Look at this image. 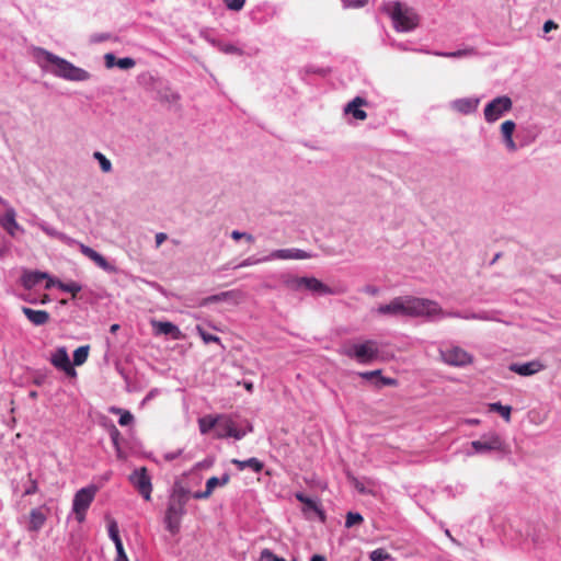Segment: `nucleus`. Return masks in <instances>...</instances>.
Segmentation results:
<instances>
[{
    "instance_id": "obj_61",
    "label": "nucleus",
    "mask_w": 561,
    "mask_h": 561,
    "mask_svg": "<svg viewBox=\"0 0 561 561\" xmlns=\"http://www.w3.org/2000/svg\"><path fill=\"white\" fill-rule=\"evenodd\" d=\"M472 317H477V313L476 312L462 313L461 319L473 320Z\"/></svg>"
},
{
    "instance_id": "obj_55",
    "label": "nucleus",
    "mask_w": 561,
    "mask_h": 561,
    "mask_svg": "<svg viewBox=\"0 0 561 561\" xmlns=\"http://www.w3.org/2000/svg\"><path fill=\"white\" fill-rule=\"evenodd\" d=\"M211 495V492L208 491L206 488L204 491H197L193 494V497L196 500H204L208 499Z\"/></svg>"
},
{
    "instance_id": "obj_63",
    "label": "nucleus",
    "mask_w": 561,
    "mask_h": 561,
    "mask_svg": "<svg viewBox=\"0 0 561 561\" xmlns=\"http://www.w3.org/2000/svg\"><path fill=\"white\" fill-rule=\"evenodd\" d=\"M467 423L470 425H477L480 423V421L478 419H469L467 420Z\"/></svg>"
},
{
    "instance_id": "obj_11",
    "label": "nucleus",
    "mask_w": 561,
    "mask_h": 561,
    "mask_svg": "<svg viewBox=\"0 0 561 561\" xmlns=\"http://www.w3.org/2000/svg\"><path fill=\"white\" fill-rule=\"evenodd\" d=\"M512 107L513 102L510 96H496L485 105L483 111L484 119L488 123H494L499 121L505 113L510 112Z\"/></svg>"
},
{
    "instance_id": "obj_2",
    "label": "nucleus",
    "mask_w": 561,
    "mask_h": 561,
    "mask_svg": "<svg viewBox=\"0 0 561 561\" xmlns=\"http://www.w3.org/2000/svg\"><path fill=\"white\" fill-rule=\"evenodd\" d=\"M32 55L35 62L43 71L49 72L55 77L76 82L87 81L91 77L87 70L75 66L67 59L61 58L45 48L33 47Z\"/></svg>"
},
{
    "instance_id": "obj_58",
    "label": "nucleus",
    "mask_w": 561,
    "mask_h": 561,
    "mask_svg": "<svg viewBox=\"0 0 561 561\" xmlns=\"http://www.w3.org/2000/svg\"><path fill=\"white\" fill-rule=\"evenodd\" d=\"M557 27H558V25H557L552 20H548V21H546V22L543 23V27H542V30H543V32H545V33H548V32H550L551 30H554V28H557Z\"/></svg>"
},
{
    "instance_id": "obj_22",
    "label": "nucleus",
    "mask_w": 561,
    "mask_h": 561,
    "mask_svg": "<svg viewBox=\"0 0 561 561\" xmlns=\"http://www.w3.org/2000/svg\"><path fill=\"white\" fill-rule=\"evenodd\" d=\"M43 232H45L47 236L51 237V238H56L65 243H73L75 240L71 239L70 237H68L67 234L58 231L56 228H54L53 226H50L49 224H47L46 221L44 220H41V219H36V221L34 222Z\"/></svg>"
},
{
    "instance_id": "obj_23",
    "label": "nucleus",
    "mask_w": 561,
    "mask_h": 561,
    "mask_svg": "<svg viewBox=\"0 0 561 561\" xmlns=\"http://www.w3.org/2000/svg\"><path fill=\"white\" fill-rule=\"evenodd\" d=\"M381 369H376V370H371V371H360L358 373V376L365 380H371L374 378H378L376 385L377 387H382V386H397L398 385V381L397 379L394 378H390V377H383L381 376Z\"/></svg>"
},
{
    "instance_id": "obj_35",
    "label": "nucleus",
    "mask_w": 561,
    "mask_h": 561,
    "mask_svg": "<svg viewBox=\"0 0 561 561\" xmlns=\"http://www.w3.org/2000/svg\"><path fill=\"white\" fill-rule=\"evenodd\" d=\"M111 411L119 414L118 424L121 426H127L134 422V415L129 411L119 408H112Z\"/></svg>"
},
{
    "instance_id": "obj_57",
    "label": "nucleus",
    "mask_w": 561,
    "mask_h": 561,
    "mask_svg": "<svg viewBox=\"0 0 561 561\" xmlns=\"http://www.w3.org/2000/svg\"><path fill=\"white\" fill-rule=\"evenodd\" d=\"M181 454H182V450H181V449H178V450H175V451H170V453H167V454L164 455V459H165L167 461H172V460L176 459Z\"/></svg>"
},
{
    "instance_id": "obj_43",
    "label": "nucleus",
    "mask_w": 561,
    "mask_h": 561,
    "mask_svg": "<svg viewBox=\"0 0 561 561\" xmlns=\"http://www.w3.org/2000/svg\"><path fill=\"white\" fill-rule=\"evenodd\" d=\"M363 522V516L359 513L348 512L345 519V527L351 528L356 524Z\"/></svg>"
},
{
    "instance_id": "obj_48",
    "label": "nucleus",
    "mask_w": 561,
    "mask_h": 561,
    "mask_svg": "<svg viewBox=\"0 0 561 561\" xmlns=\"http://www.w3.org/2000/svg\"><path fill=\"white\" fill-rule=\"evenodd\" d=\"M231 238L233 240H240L242 238H244L248 242H253L254 241V237L250 233H247V232H241L239 230H233L231 232Z\"/></svg>"
},
{
    "instance_id": "obj_40",
    "label": "nucleus",
    "mask_w": 561,
    "mask_h": 561,
    "mask_svg": "<svg viewBox=\"0 0 561 561\" xmlns=\"http://www.w3.org/2000/svg\"><path fill=\"white\" fill-rule=\"evenodd\" d=\"M107 529H108V537L111 538V540L114 542L115 546L118 543H123L122 539L119 537L118 526L115 520H111L108 523Z\"/></svg>"
},
{
    "instance_id": "obj_53",
    "label": "nucleus",
    "mask_w": 561,
    "mask_h": 561,
    "mask_svg": "<svg viewBox=\"0 0 561 561\" xmlns=\"http://www.w3.org/2000/svg\"><path fill=\"white\" fill-rule=\"evenodd\" d=\"M45 279H46L45 289H50L53 287L58 288V284L61 283V280L51 277L49 274H48V277H45Z\"/></svg>"
},
{
    "instance_id": "obj_16",
    "label": "nucleus",
    "mask_w": 561,
    "mask_h": 561,
    "mask_svg": "<svg viewBox=\"0 0 561 561\" xmlns=\"http://www.w3.org/2000/svg\"><path fill=\"white\" fill-rule=\"evenodd\" d=\"M479 103V98H462L454 100L450 107L460 114L469 115L477 111Z\"/></svg>"
},
{
    "instance_id": "obj_56",
    "label": "nucleus",
    "mask_w": 561,
    "mask_h": 561,
    "mask_svg": "<svg viewBox=\"0 0 561 561\" xmlns=\"http://www.w3.org/2000/svg\"><path fill=\"white\" fill-rule=\"evenodd\" d=\"M363 291L365 294H368L370 296H377L379 294V288L374 286V285H366L364 288H363Z\"/></svg>"
},
{
    "instance_id": "obj_27",
    "label": "nucleus",
    "mask_w": 561,
    "mask_h": 561,
    "mask_svg": "<svg viewBox=\"0 0 561 561\" xmlns=\"http://www.w3.org/2000/svg\"><path fill=\"white\" fill-rule=\"evenodd\" d=\"M231 463L234 465L240 471L249 468L255 473H260L264 468V463L255 457H251L245 460L232 459Z\"/></svg>"
},
{
    "instance_id": "obj_20",
    "label": "nucleus",
    "mask_w": 561,
    "mask_h": 561,
    "mask_svg": "<svg viewBox=\"0 0 561 561\" xmlns=\"http://www.w3.org/2000/svg\"><path fill=\"white\" fill-rule=\"evenodd\" d=\"M22 312L34 325H44L50 319V316L46 310H35L28 307H22Z\"/></svg>"
},
{
    "instance_id": "obj_15",
    "label": "nucleus",
    "mask_w": 561,
    "mask_h": 561,
    "mask_svg": "<svg viewBox=\"0 0 561 561\" xmlns=\"http://www.w3.org/2000/svg\"><path fill=\"white\" fill-rule=\"evenodd\" d=\"M508 369L519 376H533L545 369V365L540 360H530L527 363H513Z\"/></svg>"
},
{
    "instance_id": "obj_18",
    "label": "nucleus",
    "mask_w": 561,
    "mask_h": 561,
    "mask_svg": "<svg viewBox=\"0 0 561 561\" xmlns=\"http://www.w3.org/2000/svg\"><path fill=\"white\" fill-rule=\"evenodd\" d=\"M48 277V273L41 271H24L21 276V285L25 289H32L36 287L42 280Z\"/></svg>"
},
{
    "instance_id": "obj_24",
    "label": "nucleus",
    "mask_w": 561,
    "mask_h": 561,
    "mask_svg": "<svg viewBox=\"0 0 561 561\" xmlns=\"http://www.w3.org/2000/svg\"><path fill=\"white\" fill-rule=\"evenodd\" d=\"M16 213L13 207L7 208L1 225L11 236L15 234V231L22 230L21 226L15 220Z\"/></svg>"
},
{
    "instance_id": "obj_28",
    "label": "nucleus",
    "mask_w": 561,
    "mask_h": 561,
    "mask_svg": "<svg viewBox=\"0 0 561 561\" xmlns=\"http://www.w3.org/2000/svg\"><path fill=\"white\" fill-rule=\"evenodd\" d=\"M46 522V515L41 508H34L30 513L28 530L38 531Z\"/></svg>"
},
{
    "instance_id": "obj_8",
    "label": "nucleus",
    "mask_w": 561,
    "mask_h": 561,
    "mask_svg": "<svg viewBox=\"0 0 561 561\" xmlns=\"http://www.w3.org/2000/svg\"><path fill=\"white\" fill-rule=\"evenodd\" d=\"M96 493L98 486L94 484L81 488L75 493L72 500V513L79 524L85 520L88 510L94 501Z\"/></svg>"
},
{
    "instance_id": "obj_41",
    "label": "nucleus",
    "mask_w": 561,
    "mask_h": 561,
    "mask_svg": "<svg viewBox=\"0 0 561 561\" xmlns=\"http://www.w3.org/2000/svg\"><path fill=\"white\" fill-rule=\"evenodd\" d=\"M369 559L371 561H389L392 560L391 556L382 548H378L370 552Z\"/></svg>"
},
{
    "instance_id": "obj_37",
    "label": "nucleus",
    "mask_w": 561,
    "mask_h": 561,
    "mask_svg": "<svg viewBox=\"0 0 561 561\" xmlns=\"http://www.w3.org/2000/svg\"><path fill=\"white\" fill-rule=\"evenodd\" d=\"M58 289H60L61 291H65V293H70L72 295V297L75 298L77 296V294L81 291L82 286L77 282H68V283L61 282L58 284Z\"/></svg>"
},
{
    "instance_id": "obj_13",
    "label": "nucleus",
    "mask_w": 561,
    "mask_h": 561,
    "mask_svg": "<svg viewBox=\"0 0 561 561\" xmlns=\"http://www.w3.org/2000/svg\"><path fill=\"white\" fill-rule=\"evenodd\" d=\"M79 249H80V252L84 256H87L88 259L93 261L103 271H105L107 273H116L117 272V267L114 264L110 263L102 254L96 252L94 249H92L83 243L79 244Z\"/></svg>"
},
{
    "instance_id": "obj_33",
    "label": "nucleus",
    "mask_w": 561,
    "mask_h": 561,
    "mask_svg": "<svg viewBox=\"0 0 561 561\" xmlns=\"http://www.w3.org/2000/svg\"><path fill=\"white\" fill-rule=\"evenodd\" d=\"M438 56L448 57V58H461V57H470L476 56L477 50L473 47L465 48V49H458L455 51H448V53H436Z\"/></svg>"
},
{
    "instance_id": "obj_46",
    "label": "nucleus",
    "mask_w": 561,
    "mask_h": 561,
    "mask_svg": "<svg viewBox=\"0 0 561 561\" xmlns=\"http://www.w3.org/2000/svg\"><path fill=\"white\" fill-rule=\"evenodd\" d=\"M222 1L226 4V7L232 11H240L245 4V0H222Z\"/></svg>"
},
{
    "instance_id": "obj_45",
    "label": "nucleus",
    "mask_w": 561,
    "mask_h": 561,
    "mask_svg": "<svg viewBox=\"0 0 561 561\" xmlns=\"http://www.w3.org/2000/svg\"><path fill=\"white\" fill-rule=\"evenodd\" d=\"M135 65H136V61L131 57L119 58V59H117V62H116V67H118L119 69H124V70L131 69L133 67H135Z\"/></svg>"
},
{
    "instance_id": "obj_62",
    "label": "nucleus",
    "mask_w": 561,
    "mask_h": 561,
    "mask_svg": "<svg viewBox=\"0 0 561 561\" xmlns=\"http://www.w3.org/2000/svg\"><path fill=\"white\" fill-rule=\"evenodd\" d=\"M310 561H325V557L321 554H314L311 557Z\"/></svg>"
},
{
    "instance_id": "obj_52",
    "label": "nucleus",
    "mask_w": 561,
    "mask_h": 561,
    "mask_svg": "<svg viewBox=\"0 0 561 561\" xmlns=\"http://www.w3.org/2000/svg\"><path fill=\"white\" fill-rule=\"evenodd\" d=\"M104 60H105L106 68H113L116 66V62H117L116 57L112 53L105 54Z\"/></svg>"
},
{
    "instance_id": "obj_17",
    "label": "nucleus",
    "mask_w": 561,
    "mask_h": 561,
    "mask_svg": "<svg viewBox=\"0 0 561 561\" xmlns=\"http://www.w3.org/2000/svg\"><path fill=\"white\" fill-rule=\"evenodd\" d=\"M271 257L274 260H306L311 255L300 249H279L272 251Z\"/></svg>"
},
{
    "instance_id": "obj_6",
    "label": "nucleus",
    "mask_w": 561,
    "mask_h": 561,
    "mask_svg": "<svg viewBox=\"0 0 561 561\" xmlns=\"http://www.w3.org/2000/svg\"><path fill=\"white\" fill-rule=\"evenodd\" d=\"M217 424L215 427V437L222 439L232 437L237 440L242 439L248 433L253 432V426L250 422L245 421V427L239 428L237 423L230 415L227 414H217L216 415Z\"/></svg>"
},
{
    "instance_id": "obj_10",
    "label": "nucleus",
    "mask_w": 561,
    "mask_h": 561,
    "mask_svg": "<svg viewBox=\"0 0 561 561\" xmlns=\"http://www.w3.org/2000/svg\"><path fill=\"white\" fill-rule=\"evenodd\" d=\"M128 481L145 501L151 500L152 478L146 467L135 469L129 474Z\"/></svg>"
},
{
    "instance_id": "obj_50",
    "label": "nucleus",
    "mask_w": 561,
    "mask_h": 561,
    "mask_svg": "<svg viewBox=\"0 0 561 561\" xmlns=\"http://www.w3.org/2000/svg\"><path fill=\"white\" fill-rule=\"evenodd\" d=\"M115 549H116V559H115V561H129L127 556H126V553H125L123 543L116 545Z\"/></svg>"
},
{
    "instance_id": "obj_60",
    "label": "nucleus",
    "mask_w": 561,
    "mask_h": 561,
    "mask_svg": "<svg viewBox=\"0 0 561 561\" xmlns=\"http://www.w3.org/2000/svg\"><path fill=\"white\" fill-rule=\"evenodd\" d=\"M444 533H445V535L449 538V540H450L453 543H455V545H457V546H460L459 541H458V540H456V539L451 536V534H450L449 529L445 528V529H444Z\"/></svg>"
},
{
    "instance_id": "obj_44",
    "label": "nucleus",
    "mask_w": 561,
    "mask_h": 561,
    "mask_svg": "<svg viewBox=\"0 0 561 561\" xmlns=\"http://www.w3.org/2000/svg\"><path fill=\"white\" fill-rule=\"evenodd\" d=\"M219 50L224 54H229V55H242L243 54L241 48L237 47L233 44H229V43L220 44Z\"/></svg>"
},
{
    "instance_id": "obj_54",
    "label": "nucleus",
    "mask_w": 561,
    "mask_h": 561,
    "mask_svg": "<svg viewBox=\"0 0 561 561\" xmlns=\"http://www.w3.org/2000/svg\"><path fill=\"white\" fill-rule=\"evenodd\" d=\"M462 313L456 311V312H448V313H445L443 310H442V314H437L433 318H428L430 320H435V319H440V318H445V317H453V318H461Z\"/></svg>"
},
{
    "instance_id": "obj_7",
    "label": "nucleus",
    "mask_w": 561,
    "mask_h": 561,
    "mask_svg": "<svg viewBox=\"0 0 561 561\" xmlns=\"http://www.w3.org/2000/svg\"><path fill=\"white\" fill-rule=\"evenodd\" d=\"M470 446L472 450H468L467 456L502 453L505 449V440L497 432L490 431L482 434L479 439L472 440Z\"/></svg>"
},
{
    "instance_id": "obj_31",
    "label": "nucleus",
    "mask_w": 561,
    "mask_h": 561,
    "mask_svg": "<svg viewBox=\"0 0 561 561\" xmlns=\"http://www.w3.org/2000/svg\"><path fill=\"white\" fill-rule=\"evenodd\" d=\"M270 261H274V257H271V253L268 255H265L262 257H256L253 255V256H249V257L244 259L239 264H237L233 268L247 267V266L256 265V264L270 262Z\"/></svg>"
},
{
    "instance_id": "obj_47",
    "label": "nucleus",
    "mask_w": 561,
    "mask_h": 561,
    "mask_svg": "<svg viewBox=\"0 0 561 561\" xmlns=\"http://www.w3.org/2000/svg\"><path fill=\"white\" fill-rule=\"evenodd\" d=\"M344 8H363L368 3V0H342Z\"/></svg>"
},
{
    "instance_id": "obj_19",
    "label": "nucleus",
    "mask_w": 561,
    "mask_h": 561,
    "mask_svg": "<svg viewBox=\"0 0 561 561\" xmlns=\"http://www.w3.org/2000/svg\"><path fill=\"white\" fill-rule=\"evenodd\" d=\"M367 101L360 96H356L345 106L344 111L351 114L355 119L364 121L367 117V113L359 107L366 105Z\"/></svg>"
},
{
    "instance_id": "obj_3",
    "label": "nucleus",
    "mask_w": 561,
    "mask_h": 561,
    "mask_svg": "<svg viewBox=\"0 0 561 561\" xmlns=\"http://www.w3.org/2000/svg\"><path fill=\"white\" fill-rule=\"evenodd\" d=\"M382 11L391 19L393 28L400 33L411 32L419 25L416 12L400 1L382 3Z\"/></svg>"
},
{
    "instance_id": "obj_12",
    "label": "nucleus",
    "mask_w": 561,
    "mask_h": 561,
    "mask_svg": "<svg viewBox=\"0 0 561 561\" xmlns=\"http://www.w3.org/2000/svg\"><path fill=\"white\" fill-rule=\"evenodd\" d=\"M289 286L296 290H309L318 294H331V289L314 277H295L289 282Z\"/></svg>"
},
{
    "instance_id": "obj_36",
    "label": "nucleus",
    "mask_w": 561,
    "mask_h": 561,
    "mask_svg": "<svg viewBox=\"0 0 561 561\" xmlns=\"http://www.w3.org/2000/svg\"><path fill=\"white\" fill-rule=\"evenodd\" d=\"M89 345L80 346L73 352V365L80 366L88 359Z\"/></svg>"
},
{
    "instance_id": "obj_21",
    "label": "nucleus",
    "mask_w": 561,
    "mask_h": 561,
    "mask_svg": "<svg viewBox=\"0 0 561 561\" xmlns=\"http://www.w3.org/2000/svg\"><path fill=\"white\" fill-rule=\"evenodd\" d=\"M516 124L513 121H505L501 125V133L503 136V141L508 151H516L517 146L513 139V133L515 130Z\"/></svg>"
},
{
    "instance_id": "obj_39",
    "label": "nucleus",
    "mask_w": 561,
    "mask_h": 561,
    "mask_svg": "<svg viewBox=\"0 0 561 561\" xmlns=\"http://www.w3.org/2000/svg\"><path fill=\"white\" fill-rule=\"evenodd\" d=\"M180 94L176 91L171 90L169 85L163 87V92H160V99L167 102H176L180 100Z\"/></svg>"
},
{
    "instance_id": "obj_59",
    "label": "nucleus",
    "mask_w": 561,
    "mask_h": 561,
    "mask_svg": "<svg viewBox=\"0 0 561 561\" xmlns=\"http://www.w3.org/2000/svg\"><path fill=\"white\" fill-rule=\"evenodd\" d=\"M167 234L164 232H159L156 234V244L157 247H160L165 240H167Z\"/></svg>"
},
{
    "instance_id": "obj_9",
    "label": "nucleus",
    "mask_w": 561,
    "mask_h": 561,
    "mask_svg": "<svg viewBox=\"0 0 561 561\" xmlns=\"http://www.w3.org/2000/svg\"><path fill=\"white\" fill-rule=\"evenodd\" d=\"M439 355L446 365L454 367H465L473 362V356L470 353L453 343L442 344Z\"/></svg>"
},
{
    "instance_id": "obj_51",
    "label": "nucleus",
    "mask_w": 561,
    "mask_h": 561,
    "mask_svg": "<svg viewBox=\"0 0 561 561\" xmlns=\"http://www.w3.org/2000/svg\"><path fill=\"white\" fill-rule=\"evenodd\" d=\"M296 499L297 501H299L300 503H304L310 507H314V502L313 500H311L310 497H308L307 495H305L304 493H296Z\"/></svg>"
},
{
    "instance_id": "obj_30",
    "label": "nucleus",
    "mask_w": 561,
    "mask_h": 561,
    "mask_svg": "<svg viewBox=\"0 0 561 561\" xmlns=\"http://www.w3.org/2000/svg\"><path fill=\"white\" fill-rule=\"evenodd\" d=\"M489 410L497 412L506 422L511 421L512 408L510 405H503L501 402H493L489 404Z\"/></svg>"
},
{
    "instance_id": "obj_42",
    "label": "nucleus",
    "mask_w": 561,
    "mask_h": 561,
    "mask_svg": "<svg viewBox=\"0 0 561 561\" xmlns=\"http://www.w3.org/2000/svg\"><path fill=\"white\" fill-rule=\"evenodd\" d=\"M197 332H198V335L201 336V339L206 343V344H209V343H220V339L217 336V335H214L211 333H208L207 331H205L202 327H197L196 328Z\"/></svg>"
},
{
    "instance_id": "obj_38",
    "label": "nucleus",
    "mask_w": 561,
    "mask_h": 561,
    "mask_svg": "<svg viewBox=\"0 0 561 561\" xmlns=\"http://www.w3.org/2000/svg\"><path fill=\"white\" fill-rule=\"evenodd\" d=\"M93 158L99 162L102 172L110 173L112 171V162L102 152L95 151Z\"/></svg>"
},
{
    "instance_id": "obj_5",
    "label": "nucleus",
    "mask_w": 561,
    "mask_h": 561,
    "mask_svg": "<svg viewBox=\"0 0 561 561\" xmlns=\"http://www.w3.org/2000/svg\"><path fill=\"white\" fill-rule=\"evenodd\" d=\"M339 353L359 364L368 365L378 359L380 351L377 341L366 340L362 343L346 344L340 348Z\"/></svg>"
},
{
    "instance_id": "obj_1",
    "label": "nucleus",
    "mask_w": 561,
    "mask_h": 561,
    "mask_svg": "<svg viewBox=\"0 0 561 561\" xmlns=\"http://www.w3.org/2000/svg\"><path fill=\"white\" fill-rule=\"evenodd\" d=\"M382 317H425L433 318L442 314L440 306L431 299L417 298L412 296H398L388 304L379 305L371 311Z\"/></svg>"
},
{
    "instance_id": "obj_49",
    "label": "nucleus",
    "mask_w": 561,
    "mask_h": 561,
    "mask_svg": "<svg viewBox=\"0 0 561 561\" xmlns=\"http://www.w3.org/2000/svg\"><path fill=\"white\" fill-rule=\"evenodd\" d=\"M477 317H472L473 320H481V321H495L496 317L493 316L490 311H480L476 312Z\"/></svg>"
},
{
    "instance_id": "obj_14",
    "label": "nucleus",
    "mask_w": 561,
    "mask_h": 561,
    "mask_svg": "<svg viewBox=\"0 0 561 561\" xmlns=\"http://www.w3.org/2000/svg\"><path fill=\"white\" fill-rule=\"evenodd\" d=\"M50 362L56 368L62 370L67 376H76V370L73 365L70 363L65 347L57 348L56 352L51 354Z\"/></svg>"
},
{
    "instance_id": "obj_34",
    "label": "nucleus",
    "mask_w": 561,
    "mask_h": 561,
    "mask_svg": "<svg viewBox=\"0 0 561 561\" xmlns=\"http://www.w3.org/2000/svg\"><path fill=\"white\" fill-rule=\"evenodd\" d=\"M110 436H111L112 444H113V446L115 448V451H116V457L118 459H125L126 455L122 450L121 444H119V440H121V433H119V431L116 427H113V430L110 432Z\"/></svg>"
},
{
    "instance_id": "obj_26",
    "label": "nucleus",
    "mask_w": 561,
    "mask_h": 561,
    "mask_svg": "<svg viewBox=\"0 0 561 561\" xmlns=\"http://www.w3.org/2000/svg\"><path fill=\"white\" fill-rule=\"evenodd\" d=\"M152 327L157 334L170 335L173 339H179L181 334L180 329L169 321H153Z\"/></svg>"
},
{
    "instance_id": "obj_64",
    "label": "nucleus",
    "mask_w": 561,
    "mask_h": 561,
    "mask_svg": "<svg viewBox=\"0 0 561 561\" xmlns=\"http://www.w3.org/2000/svg\"><path fill=\"white\" fill-rule=\"evenodd\" d=\"M118 329H119V324L114 323V324L111 325L110 331L112 333H115Z\"/></svg>"
},
{
    "instance_id": "obj_29",
    "label": "nucleus",
    "mask_w": 561,
    "mask_h": 561,
    "mask_svg": "<svg viewBox=\"0 0 561 561\" xmlns=\"http://www.w3.org/2000/svg\"><path fill=\"white\" fill-rule=\"evenodd\" d=\"M217 424L216 415H205L198 419L199 432L205 435L215 430Z\"/></svg>"
},
{
    "instance_id": "obj_4",
    "label": "nucleus",
    "mask_w": 561,
    "mask_h": 561,
    "mask_svg": "<svg viewBox=\"0 0 561 561\" xmlns=\"http://www.w3.org/2000/svg\"><path fill=\"white\" fill-rule=\"evenodd\" d=\"M188 502V491L185 489L175 490L168 502L163 523L165 529L176 535L180 531L182 517L186 513V504Z\"/></svg>"
},
{
    "instance_id": "obj_32",
    "label": "nucleus",
    "mask_w": 561,
    "mask_h": 561,
    "mask_svg": "<svg viewBox=\"0 0 561 561\" xmlns=\"http://www.w3.org/2000/svg\"><path fill=\"white\" fill-rule=\"evenodd\" d=\"M230 480V476L228 473H224L220 478L211 477L206 481V489L214 492L215 488L226 485Z\"/></svg>"
},
{
    "instance_id": "obj_25",
    "label": "nucleus",
    "mask_w": 561,
    "mask_h": 561,
    "mask_svg": "<svg viewBox=\"0 0 561 561\" xmlns=\"http://www.w3.org/2000/svg\"><path fill=\"white\" fill-rule=\"evenodd\" d=\"M242 297L241 291L239 290H228V291H221L216 295H211L205 299L206 304H214V302H220V301H232L234 304H238Z\"/></svg>"
}]
</instances>
